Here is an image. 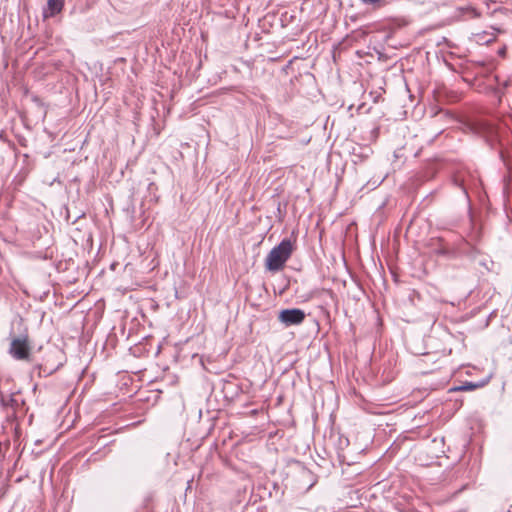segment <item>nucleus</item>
<instances>
[{"label":"nucleus","instance_id":"1","mask_svg":"<svg viewBox=\"0 0 512 512\" xmlns=\"http://www.w3.org/2000/svg\"><path fill=\"white\" fill-rule=\"evenodd\" d=\"M296 250V240L290 238L283 239L275 246L265 258V267L268 271L277 272L285 267L286 262L290 259Z\"/></svg>","mask_w":512,"mask_h":512},{"label":"nucleus","instance_id":"2","mask_svg":"<svg viewBox=\"0 0 512 512\" xmlns=\"http://www.w3.org/2000/svg\"><path fill=\"white\" fill-rule=\"evenodd\" d=\"M451 353V349L442 348L433 352L422 354L417 361V366L423 374L431 373L441 368L442 361Z\"/></svg>","mask_w":512,"mask_h":512},{"label":"nucleus","instance_id":"3","mask_svg":"<svg viewBox=\"0 0 512 512\" xmlns=\"http://www.w3.org/2000/svg\"><path fill=\"white\" fill-rule=\"evenodd\" d=\"M30 349L27 330L25 328L23 333L12 338L9 353L17 360H27L29 358Z\"/></svg>","mask_w":512,"mask_h":512},{"label":"nucleus","instance_id":"4","mask_svg":"<svg viewBox=\"0 0 512 512\" xmlns=\"http://www.w3.org/2000/svg\"><path fill=\"white\" fill-rule=\"evenodd\" d=\"M65 0H48L47 7L43 12L44 18L54 17L59 14L64 7Z\"/></svg>","mask_w":512,"mask_h":512},{"label":"nucleus","instance_id":"5","mask_svg":"<svg viewBox=\"0 0 512 512\" xmlns=\"http://www.w3.org/2000/svg\"><path fill=\"white\" fill-rule=\"evenodd\" d=\"M305 313L300 309H286L280 312L279 320H304Z\"/></svg>","mask_w":512,"mask_h":512},{"label":"nucleus","instance_id":"6","mask_svg":"<svg viewBox=\"0 0 512 512\" xmlns=\"http://www.w3.org/2000/svg\"><path fill=\"white\" fill-rule=\"evenodd\" d=\"M485 384H486V382H482V383L466 382L465 384L455 388L454 390H457V391H471V390H475V389H477L479 387H482Z\"/></svg>","mask_w":512,"mask_h":512},{"label":"nucleus","instance_id":"7","mask_svg":"<svg viewBox=\"0 0 512 512\" xmlns=\"http://www.w3.org/2000/svg\"><path fill=\"white\" fill-rule=\"evenodd\" d=\"M365 4H373L378 6H383L385 4L384 0H362Z\"/></svg>","mask_w":512,"mask_h":512},{"label":"nucleus","instance_id":"8","mask_svg":"<svg viewBox=\"0 0 512 512\" xmlns=\"http://www.w3.org/2000/svg\"><path fill=\"white\" fill-rule=\"evenodd\" d=\"M129 324H130V327H129V333L127 335V338H130L132 336L131 331H132L133 327L135 326L136 322L131 321V322H129Z\"/></svg>","mask_w":512,"mask_h":512},{"label":"nucleus","instance_id":"9","mask_svg":"<svg viewBox=\"0 0 512 512\" xmlns=\"http://www.w3.org/2000/svg\"><path fill=\"white\" fill-rule=\"evenodd\" d=\"M125 324H126V322H121V325H123V327H122V331H123V332H124V330H125Z\"/></svg>","mask_w":512,"mask_h":512},{"label":"nucleus","instance_id":"10","mask_svg":"<svg viewBox=\"0 0 512 512\" xmlns=\"http://www.w3.org/2000/svg\"><path fill=\"white\" fill-rule=\"evenodd\" d=\"M285 323L288 326L289 324H296L297 322L291 321V322H285Z\"/></svg>","mask_w":512,"mask_h":512},{"label":"nucleus","instance_id":"11","mask_svg":"<svg viewBox=\"0 0 512 512\" xmlns=\"http://www.w3.org/2000/svg\"><path fill=\"white\" fill-rule=\"evenodd\" d=\"M315 482H316V481H313V482L310 484L309 488H311L312 486H314Z\"/></svg>","mask_w":512,"mask_h":512}]
</instances>
